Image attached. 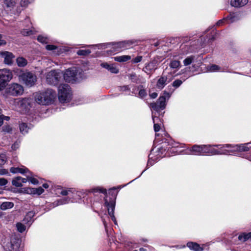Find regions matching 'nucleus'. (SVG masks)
Masks as SVG:
<instances>
[{"label": "nucleus", "mask_w": 251, "mask_h": 251, "mask_svg": "<svg viewBox=\"0 0 251 251\" xmlns=\"http://www.w3.org/2000/svg\"><path fill=\"white\" fill-rule=\"evenodd\" d=\"M136 75L135 74H131L130 75V79L133 82H135L136 81Z\"/></svg>", "instance_id": "nucleus-57"}, {"label": "nucleus", "mask_w": 251, "mask_h": 251, "mask_svg": "<svg viewBox=\"0 0 251 251\" xmlns=\"http://www.w3.org/2000/svg\"><path fill=\"white\" fill-rule=\"evenodd\" d=\"M187 246L191 250L194 251H202L203 248L201 247L200 245L194 242H188Z\"/></svg>", "instance_id": "nucleus-23"}, {"label": "nucleus", "mask_w": 251, "mask_h": 251, "mask_svg": "<svg viewBox=\"0 0 251 251\" xmlns=\"http://www.w3.org/2000/svg\"><path fill=\"white\" fill-rule=\"evenodd\" d=\"M119 89L121 91H126L130 90V88L128 85H125L119 87Z\"/></svg>", "instance_id": "nucleus-52"}, {"label": "nucleus", "mask_w": 251, "mask_h": 251, "mask_svg": "<svg viewBox=\"0 0 251 251\" xmlns=\"http://www.w3.org/2000/svg\"><path fill=\"white\" fill-rule=\"evenodd\" d=\"M208 70L209 72H214L220 71V67L216 65H212L209 67H208Z\"/></svg>", "instance_id": "nucleus-41"}, {"label": "nucleus", "mask_w": 251, "mask_h": 251, "mask_svg": "<svg viewBox=\"0 0 251 251\" xmlns=\"http://www.w3.org/2000/svg\"><path fill=\"white\" fill-rule=\"evenodd\" d=\"M164 94L165 96H160L156 102L151 103L150 105L151 108L156 111L163 109L165 108L166 105V97L169 99L170 97V95L167 92L165 93Z\"/></svg>", "instance_id": "nucleus-12"}, {"label": "nucleus", "mask_w": 251, "mask_h": 251, "mask_svg": "<svg viewBox=\"0 0 251 251\" xmlns=\"http://www.w3.org/2000/svg\"><path fill=\"white\" fill-rule=\"evenodd\" d=\"M26 191L28 194H36L35 188H29Z\"/></svg>", "instance_id": "nucleus-54"}, {"label": "nucleus", "mask_w": 251, "mask_h": 251, "mask_svg": "<svg viewBox=\"0 0 251 251\" xmlns=\"http://www.w3.org/2000/svg\"><path fill=\"white\" fill-rule=\"evenodd\" d=\"M16 62L18 66L21 67H25L27 64L26 59L23 57H18L16 59Z\"/></svg>", "instance_id": "nucleus-31"}, {"label": "nucleus", "mask_w": 251, "mask_h": 251, "mask_svg": "<svg viewBox=\"0 0 251 251\" xmlns=\"http://www.w3.org/2000/svg\"><path fill=\"white\" fill-rule=\"evenodd\" d=\"M14 206V203L12 202H3L0 205V209L2 210H5L8 209H11Z\"/></svg>", "instance_id": "nucleus-29"}, {"label": "nucleus", "mask_w": 251, "mask_h": 251, "mask_svg": "<svg viewBox=\"0 0 251 251\" xmlns=\"http://www.w3.org/2000/svg\"><path fill=\"white\" fill-rule=\"evenodd\" d=\"M156 69L155 63L153 62H150L146 65L145 69L147 71L155 70Z\"/></svg>", "instance_id": "nucleus-37"}, {"label": "nucleus", "mask_w": 251, "mask_h": 251, "mask_svg": "<svg viewBox=\"0 0 251 251\" xmlns=\"http://www.w3.org/2000/svg\"><path fill=\"white\" fill-rule=\"evenodd\" d=\"M12 130V127L9 125H4L2 127V131L5 133H10Z\"/></svg>", "instance_id": "nucleus-46"}, {"label": "nucleus", "mask_w": 251, "mask_h": 251, "mask_svg": "<svg viewBox=\"0 0 251 251\" xmlns=\"http://www.w3.org/2000/svg\"><path fill=\"white\" fill-rule=\"evenodd\" d=\"M169 82V81H168V77L166 75H162L158 79L156 87L158 89L160 90L162 89Z\"/></svg>", "instance_id": "nucleus-20"}, {"label": "nucleus", "mask_w": 251, "mask_h": 251, "mask_svg": "<svg viewBox=\"0 0 251 251\" xmlns=\"http://www.w3.org/2000/svg\"><path fill=\"white\" fill-rule=\"evenodd\" d=\"M2 93V97L9 101V96L17 97L22 95L24 93V87L17 83H12L4 88Z\"/></svg>", "instance_id": "nucleus-3"}, {"label": "nucleus", "mask_w": 251, "mask_h": 251, "mask_svg": "<svg viewBox=\"0 0 251 251\" xmlns=\"http://www.w3.org/2000/svg\"><path fill=\"white\" fill-rule=\"evenodd\" d=\"M58 99L61 102H68L71 98L70 87L68 84H61L58 87Z\"/></svg>", "instance_id": "nucleus-7"}, {"label": "nucleus", "mask_w": 251, "mask_h": 251, "mask_svg": "<svg viewBox=\"0 0 251 251\" xmlns=\"http://www.w3.org/2000/svg\"><path fill=\"white\" fill-rule=\"evenodd\" d=\"M7 180L4 178H0V186H4L7 183Z\"/></svg>", "instance_id": "nucleus-51"}, {"label": "nucleus", "mask_w": 251, "mask_h": 251, "mask_svg": "<svg viewBox=\"0 0 251 251\" xmlns=\"http://www.w3.org/2000/svg\"><path fill=\"white\" fill-rule=\"evenodd\" d=\"M19 146V143L18 142H15L12 145V149L13 150H16L17 148H18Z\"/></svg>", "instance_id": "nucleus-56"}, {"label": "nucleus", "mask_w": 251, "mask_h": 251, "mask_svg": "<svg viewBox=\"0 0 251 251\" xmlns=\"http://www.w3.org/2000/svg\"><path fill=\"white\" fill-rule=\"evenodd\" d=\"M6 156L4 154H0V166L3 165L6 162Z\"/></svg>", "instance_id": "nucleus-44"}, {"label": "nucleus", "mask_w": 251, "mask_h": 251, "mask_svg": "<svg viewBox=\"0 0 251 251\" xmlns=\"http://www.w3.org/2000/svg\"><path fill=\"white\" fill-rule=\"evenodd\" d=\"M114 60L119 62H126L131 59V57L129 55H122L119 56H116L114 58Z\"/></svg>", "instance_id": "nucleus-30"}, {"label": "nucleus", "mask_w": 251, "mask_h": 251, "mask_svg": "<svg viewBox=\"0 0 251 251\" xmlns=\"http://www.w3.org/2000/svg\"><path fill=\"white\" fill-rule=\"evenodd\" d=\"M10 171L12 174L20 173L21 174L30 173V172L25 167L21 166V167H13L10 169Z\"/></svg>", "instance_id": "nucleus-19"}, {"label": "nucleus", "mask_w": 251, "mask_h": 251, "mask_svg": "<svg viewBox=\"0 0 251 251\" xmlns=\"http://www.w3.org/2000/svg\"><path fill=\"white\" fill-rule=\"evenodd\" d=\"M19 79L27 87L34 86L37 81L36 75L30 72H25L19 75Z\"/></svg>", "instance_id": "nucleus-9"}, {"label": "nucleus", "mask_w": 251, "mask_h": 251, "mask_svg": "<svg viewBox=\"0 0 251 251\" xmlns=\"http://www.w3.org/2000/svg\"><path fill=\"white\" fill-rule=\"evenodd\" d=\"M8 174V170L5 169H0V175H4Z\"/></svg>", "instance_id": "nucleus-55"}, {"label": "nucleus", "mask_w": 251, "mask_h": 251, "mask_svg": "<svg viewBox=\"0 0 251 251\" xmlns=\"http://www.w3.org/2000/svg\"><path fill=\"white\" fill-rule=\"evenodd\" d=\"M4 5L7 11L16 9L18 6L17 0H4Z\"/></svg>", "instance_id": "nucleus-18"}, {"label": "nucleus", "mask_w": 251, "mask_h": 251, "mask_svg": "<svg viewBox=\"0 0 251 251\" xmlns=\"http://www.w3.org/2000/svg\"><path fill=\"white\" fill-rule=\"evenodd\" d=\"M30 125H28L26 123H22L19 125V128L22 134L25 135L28 133V130L31 129Z\"/></svg>", "instance_id": "nucleus-24"}, {"label": "nucleus", "mask_w": 251, "mask_h": 251, "mask_svg": "<svg viewBox=\"0 0 251 251\" xmlns=\"http://www.w3.org/2000/svg\"><path fill=\"white\" fill-rule=\"evenodd\" d=\"M180 66V62L178 60H172L169 63V67L172 69L178 70Z\"/></svg>", "instance_id": "nucleus-27"}, {"label": "nucleus", "mask_w": 251, "mask_h": 251, "mask_svg": "<svg viewBox=\"0 0 251 251\" xmlns=\"http://www.w3.org/2000/svg\"><path fill=\"white\" fill-rule=\"evenodd\" d=\"M56 193L62 196H67V197L61 199L54 202L55 206L77 202L81 199V193L74 188L63 189L58 187L56 189Z\"/></svg>", "instance_id": "nucleus-1"}, {"label": "nucleus", "mask_w": 251, "mask_h": 251, "mask_svg": "<svg viewBox=\"0 0 251 251\" xmlns=\"http://www.w3.org/2000/svg\"><path fill=\"white\" fill-rule=\"evenodd\" d=\"M3 121L4 120L2 119V117L1 116H0V126H1L2 125L3 123Z\"/></svg>", "instance_id": "nucleus-64"}, {"label": "nucleus", "mask_w": 251, "mask_h": 251, "mask_svg": "<svg viewBox=\"0 0 251 251\" xmlns=\"http://www.w3.org/2000/svg\"><path fill=\"white\" fill-rule=\"evenodd\" d=\"M35 191L36 194L39 195L44 192V190L41 187H39L38 188H35Z\"/></svg>", "instance_id": "nucleus-50"}, {"label": "nucleus", "mask_w": 251, "mask_h": 251, "mask_svg": "<svg viewBox=\"0 0 251 251\" xmlns=\"http://www.w3.org/2000/svg\"><path fill=\"white\" fill-rule=\"evenodd\" d=\"M37 40L39 42L43 44H47L49 41L48 38L43 35H39L38 37Z\"/></svg>", "instance_id": "nucleus-39"}, {"label": "nucleus", "mask_w": 251, "mask_h": 251, "mask_svg": "<svg viewBox=\"0 0 251 251\" xmlns=\"http://www.w3.org/2000/svg\"><path fill=\"white\" fill-rule=\"evenodd\" d=\"M152 120L154 123V130L155 132L159 131L160 129V125L159 124L155 123L156 120H158V117H154L152 115Z\"/></svg>", "instance_id": "nucleus-36"}, {"label": "nucleus", "mask_w": 251, "mask_h": 251, "mask_svg": "<svg viewBox=\"0 0 251 251\" xmlns=\"http://www.w3.org/2000/svg\"><path fill=\"white\" fill-rule=\"evenodd\" d=\"M185 80V79H184L182 81L180 79H176L173 82L172 85L175 88H178L182 84L183 81Z\"/></svg>", "instance_id": "nucleus-42"}, {"label": "nucleus", "mask_w": 251, "mask_h": 251, "mask_svg": "<svg viewBox=\"0 0 251 251\" xmlns=\"http://www.w3.org/2000/svg\"><path fill=\"white\" fill-rule=\"evenodd\" d=\"M13 78L11 70L8 69H0V91L4 89L6 84Z\"/></svg>", "instance_id": "nucleus-8"}, {"label": "nucleus", "mask_w": 251, "mask_h": 251, "mask_svg": "<svg viewBox=\"0 0 251 251\" xmlns=\"http://www.w3.org/2000/svg\"><path fill=\"white\" fill-rule=\"evenodd\" d=\"M0 56L3 58V62L8 65H11L13 62L15 56L13 54L7 51H0Z\"/></svg>", "instance_id": "nucleus-14"}, {"label": "nucleus", "mask_w": 251, "mask_h": 251, "mask_svg": "<svg viewBox=\"0 0 251 251\" xmlns=\"http://www.w3.org/2000/svg\"><path fill=\"white\" fill-rule=\"evenodd\" d=\"M26 176L28 181H29L32 184H37L38 183V180L31 176V174L30 172V173H27L26 174Z\"/></svg>", "instance_id": "nucleus-33"}, {"label": "nucleus", "mask_w": 251, "mask_h": 251, "mask_svg": "<svg viewBox=\"0 0 251 251\" xmlns=\"http://www.w3.org/2000/svg\"><path fill=\"white\" fill-rule=\"evenodd\" d=\"M21 241L19 239H12L10 243L7 244L5 251H20Z\"/></svg>", "instance_id": "nucleus-16"}, {"label": "nucleus", "mask_w": 251, "mask_h": 251, "mask_svg": "<svg viewBox=\"0 0 251 251\" xmlns=\"http://www.w3.org/2000/svg\"><path fill=\"white\" fill-rule=\"evenodd\" d=\"M46 49L48 50H54L57 49V47L53 45H47Z\"/></svg>", "instance_id": "nucleus-48"}, {"label": "nucleus", "mask_w": 251, "mask_h": 251, "mask_svg": "<svg viewBox=\"0 0 251 251\" xmlns=\"http://www.w3.org/2000/svg\"><path fill=\"white\" fill-rule=\"evenodd\" d=\"M91 52L90 50H80L77 51L78 55H87Z\"/></svg>", "instance_id": "nucleus-40"}, {"label": "nucleus", "mask_w": 251, "mask_h": 251, "mask_svg": "<svg viewBox=\"0 0 251 251\" xmlns=\"http://www.w3.org/2000/svg\"><path fill=\"white\" fill-rule=\"evenodd\" d=\"M142 59V56H138L132 60L133 63H137L141 61Z\"/></svg>", "instance_id": "nucleus-49"}, {"label": "nucleus", "mask_w": 251, "mask_h": 251, "mask_svg": "<svg viewBox=\"0 0 251 251\" xmlns=\"http://www.w3.org/2000/svg\"><path fill=\"white\" fill-rule=\"evenodd\" d=\"M251 238V232L249 233L243 232L238 236V240L242 242H244Z\"/></svg>", "instance_id": "nucleus-26"}, {"label": "nucleus", "mask_w": 251, "mask_h": 251, "mask_svg": "<svg viewBox=\"0 0 251 251\" xmlns=\"http://www.w3.org/2000/svg\"><path fill=\"white\" fill-rule=\"evenodd\" d=\"M220 150H221V155H237L239 152L238 145L229 144L221 145Z\"/></svg>", "instance_id": "nucleus-11"}, {"label": "nucleus", "mask_w": 251, "mask_h": 251, "mask_svg": "<svg viewBox=\"0 0 251 251\" xmlns=\"http://www.w3.org/2000/svg\"><path fill=\"white\" fill-rule=\"evenodd\" d=\"M248 1V0H231L230 4L232 6L238 7L244 6Z\"/></svg>", "instance_id": "nucleus-25"}, {"label": "nucleus", "mask_w": 251, "mask_h": 251, "mask_svg": "<svg viewBox=\"0 0 251 251\" xmlns=\"http://www.w3.org/2000/svg\"><path fill=\"white\" fill-rule=\"evenodd\" d=\"M203 145H194L191 149H187L185 152L187 154H193L196 155H203Z\"/></svg>", "instance_id": "nucleus-15"}, {"label": "nucleus", "mask_w": 251, "mask_h": 251, "mask_svg": "<svg viewBox=\"0 0 251 251\" xmlns=\"http://www.w3.org/2000/svg\"><path fill=\"white\" fill-rule=\"evenodd\" d=\"M221 145H203V155H221Z\"/></svg>", "instance_id": "nucleus-13"}, {"label": "nucleus", "mask_w": 251, "mask_h": 251, "mask_svg": "<svg viewBox=\"0 0 251 251\" xmlns=\"http://www.w3.org/2000/svg\"><path fill=\"white\" fill-rule=\"evenodd\" d=\"M1 116L2 117L3 120L8 121L10 119L9 117L5 116L4 115H1Z\"/></svg>", "instance_id": "nucleus-63"}, {"label": "nucleus", "mask_w": 251, "mask_h": 251, "mask_svg": "<svg viewBox=\"0 0 251 251\" xmlns=\"http://www.w3.org/2000/svg\"><path fill=\"white\" fill-rule=\"evenodd\" d=\"M56 98L55 91L48 89L43 92H37L34 95L35 101L39 104L48 105L51 103Z\"/></svg>", "instance_id": "nucleus-2"}, {"label": "nucleus", "mask_w": 251, "mask_h": 251, "mask_svg": "<svg viewBox=\"0 0 251 251\" xmlns=\"http://www.w3.org/2000/svg\"><path fill=\"white\" fill-rule=\"evenodd\" d=\"M62 74L59 70H51L46 75V81L50 85H57L61 78Z\"/></svg>", "instance_id": "nucleus-10"}, {"label": "nucleus", "mask_w": 251, "mask_h": 251, "mask_svg": "<svg viewBox=\"0 0 251 251\" xmlns=\"http://www.w3.org/2000/svg\"><path fill=\"white\" fill-rule=\"evenodd\" d=\"M138 90H137V88H135L134 89H132V93L133 94H134L135 95H137V92L138 91Z\"/></svg>", "instance_id": "nucleus-62"}, {"label": "nucleus", "mask_w": 251, "mask_h": 251, "mask_svg": "<svg viewBox=\"0 0 251 251\" xmlns=\"http://www.w3.org/2000/svg\"><path fill=\"white\" fill-rule=\"evenodd\" d=\"M225 21H227L226 20V19H224L223 20H219L218 22H217V25H221L223 23H224Z\"/></svg>", "instance_id": "nucleus-59"}, {"label": "nucleus", "mask_w": 251, "mask_h": 251, "mask_svg": "<svg viewBox=\"0 0 251 251\" xmlns=\"http://www.w3.org/2000/svg\"><path fill=\"white\" fill-rule=\"evenodd\" d=\"M9 103L13 106V108L22 113L26 112L29 108V100L24 99H11Z\"/></svg>", "instance_id": "nucleus-4"}, {"label": "nucleus", "mask_w": 251, "mask_h": 251, "mask_svg": "<svg viewBox=\"0 0 251 251\" xmlns=\"http://www.w3.org/2000/svg\"><path fill=\"white\" fill-rule=\"evenodd\" d=\"M137 90H139L138 97L139 98H143L147 95L146 91L144 89L142 86H138Z\"/></svg>", "instance_id": "nucleus-32"}, {"label": "nucleus", "mask_w": 251, "mask_h": 251, "mask_svg": "<svg viewBox=\"0 0 251 251\" xmlns=\"http://www.w3.org/2000/svg\"><path fill=\"white\" fill-rule=\"evenodd\" d=\"M250 143H248L247 144L238 145L239 152L248 151L249 150V148L247 146V145H248Z\"/></svg>", "instance_id": "nucleus-38"}, {"label": "nucleus", "mask_w": 251, "mask_h": 251, "mask_svg": "<svg viewBox=\"0 0 251 251\" xmlns=\"http://www.w3.org/2000/svg\"><path fill=\"white\" fill-rule=\"evenodd\" d=\"M63 77L66 82L73 83L81 79V72L75 67L70 68L65 72Z\"/></svg>", "instance_id": "nucleus-6"}, {"label": "nucleus", "mask_w": 251, "mask_h": 251, "mask_svg": "<svg viewBox=\"0 0 251 251\" xmlns=\"http://www.w3.org/2000/svg\"><path fill=\"white\" fill-rule=\"evenodd\" d=\"M2 38V35L0 34V46L1 45H5L6 44V42L5 41L1 39Z\"/></svg>", "instance_id": "nucleus-61"}, {"label": "nucleus", "mask_w": 251, "mask_h": 251, "mask_svg": "<svg viewBox=\"0 0 251 251\" xmlns=\"http://www.w3.org/2000/svg\"><path fill=\"white\" fill-rule=\"evenodd\" d=\"M91 192L93 193L100 192L101 193H103V194L106 193V190L105 189L101 188L100 187H97L96 188L92 189L91 190Z\"/></svg>", "instance_id": "nucleus-45"}, {"label": "nucleus", "mask_w": 251, "mask_h": 251, "mask_svg": "<svg viewBox=\"0 0 251 251\" xmlns=\"http://www.w3.org/2000/svg\"><path fill=\"white\" fill-rule=\"evenodd\" d=\"M12 184L17 187L22 186V184L18 176L14 178L12 181Z\"/></svg>", "instance_id": "nucleus-34"}, {"label": "nucleus", "mask_w": 251, "mask_h": 251, "mask_svg": "<svg viewBox=\"0 0 251 251\" xmlns=\"http://www.w3.org/2000/svg\"><path fill=\"white\" fill-rule=\"evenodd\" d=\"M108 70L114 74H117L119 72V69L114 64H111Z\"/></svg>", "instance_id": "nucleus-43"}, {"label": "nucleus", "mask_w": 251, "mask_h": 251, "mask_svg": "<svg viewBox=\"0 0 251 251\" xmlns=\"http://www.w3.org/2000/svg\"><path fill=\"white\" fill-rule=\"evenodd\" d=\"M20 180L21 181L22 184L26 183L27 181V178H23L21 176H18Z\"/></svg>", "instance_id": "nucleus-58"}, {"label": "nucleus", "mask_w": 251, "mask_h": 251, "mask_svg": "<svg viewBox=\"0 0 251 251\" xmlns=\"http://www.w3.org/2000/svg\"><path fill=\"white\" fill-rule=\"evenodd\" d=\"M132 44V42L130 41H124L122 42L117 43H108L103 45H100L101 46H104V48H110L111 49L107 50V52L114 53L115 52H118L120 50H126L130 47Z\"/></svg>", "instance_id": "nucleus-5"}, {"label": "nucleus", "mask_w": 251, "mask_h": 251, "mask_svg": "<svg viewBox=\"0 0 251 251\" xmlns=\"http://www.w3.org/2000/svg\"><path fill=\"white\" fill-rule=\"evenodd\" d=\"M105 206L107 207V210L109 215L111 218L112 220L114 222L115 224H117L116 218L114 216V209L115 204L113 201L108 202L107 200H105Z\"/></svg>", "instance_id": "nucleus-17"}, {"label": "nucleus", "mask_w": 251, "mask_h": 251, "mask_svg": "<svg viewBox=\"0 0 251 251\" xmlns=\"http://www.w3.org/2000/svg\"><path fill=\"white\" fill-rule=\"evenodd\" d=\"M157 93H155V92H154V93H152L150 95L151 98H152V99H155L157 97Z\"/></svg>", "instance_id": "nucleus-60"}, {"label": "nucleus", "mask_w": 251, "mask_h": 251, "mask_svg": "<svg viewBox=\"0 0 251 251\" xmlns=\"http://www.w3.org/2000/svg\"><path fill=\"white\" fill-rule=\"evenodd\" d=\"M34 215L35 212L34 211H31L28 212L23 220L25 223L28 224V226H30L33 222L32 218L34 216Z\"/></svg>", "instance_id": "nucleus-22"}, {"label": "nucleus", "mask_w": 251, "mask_h": 251, "mask_svg": "<svg viewBox=\"0 0 251 251\" xmlns=\"http://www.w3.org/2000/svg\"><path fill=\"white\" fill-rule=\"evenodd\" d=\"M33 31L31 30H29L27 29H23L22 31V33L24 36H29L32 34Z\"/></svg>", "instance_id": "nucleus-47"}, {"label": "nucleus", "mask_w": 251, "mask_h": 251, "mask_svg": "<svg viewBox=\"0 0 251 251\" xmlns=\"http://www.w3.org/2000/svg\"><path fill=\"white\" fill-rule=\"evenodd\" d=\"M16 227L17 230L21 233L23 232L26 229L25 226L21 223H18L16 224Z\"/></svg>", "instance_id": "nucleus-35"}, {"label": "nucleus", "mask_w": 251, "mask_h": 251, "mask_svg": "<svg viewBox=\"0 0 251 251\" xmlns=\"http://www.w3.org/2000/svg\"><path fill=\"white\" fill-rule=\"evenodd\" d=\"M196 59L197 58L194 55L189 56L183 60L184 65L185 66H188L193 63Z\"/></svg>", "instance_id": "nucleus-28"}, {"label": "nucleus", "mask_w": 251, "mask_h": 251, "mask_svg": "<svg viewBox=\"0 0 251 251\" xmlns=\"http://www.w3.org/2000/svg\"><path fill=\"white\" fill-rule=\"evenodd\" d=\"M111 64H109L107 63H102L100 64V66L104 68H105L107 70H108V68L110 67Z\"/></svg>", "instance_id": "nucleus-53"}, {"label": "nucleus", "mask_w": 251, "mask_h": 251, "mask_svg": "<svg viewBox=\"0 0 251 251\" xmlns=\"http://www.w3.org/2000/svg\"><path fill=\"white\" fill-rule=\"evenodd\" d=\"M241 19V15L239 13H231L226 18L228 23H234L239 21Z\"/></svg>", "instance_id": "nucleus-21"}]
</instances>
